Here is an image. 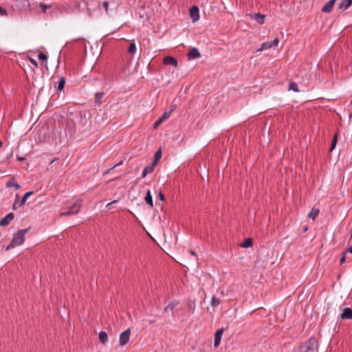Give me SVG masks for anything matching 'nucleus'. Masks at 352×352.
Masks as SVG:
<instances>
[{
  "instance_id": "nucleus-14",
  "label": "nucleus",
  "mask_w": 352,
  "mask_h": 352,
  "mask_svg": "<svg viewBox=\"0 0 352 352\" xmlns=\"http://www.w3.org/2000/svg\"><path fill=\"white\" fill-rule=\"evenodd\" d=\"M144 201L146 204L149 206L150 208H153V197L151 195V192L150 190H148L146 194V196L144 197Z\"/></svg>"
},
{
  "instance_id": "nucleus-43",
  "label": "nucleus",
  "mask_w": 352,
  "mask_h": 352,
  "mask_svg": "<svg viewBox=\"0 0 352 352\" xmlns=\"http://www.w3.org/2000/svg\"><path fill=\"white\" fill-rule=\"evenodd\" d=\"M190 253L192 256H196V253H195L193 250H190Z\"/></svg>"
},
{
  "instance_id": "nucleus-13",
  "label": "nucleus",
  "mask_w": 352,
  "mask_h": 352,
  "mask_svg": "<svg viewBox=\"0 0 352 352\" xmlns=\"http://www.w3.org/2000/svg\"><path fill=\"white\" fill-rule=\"evenodd\" d=\"M265 16L264 14H261L260 13H254L252 18L255 20L258 24L262 25L265 22Z\"/></svg>"
},
{
  "instance_id": "nucleus-3",
  "label": "nucleus",
  "mask_w": 352,
  "mask_h": 352,
  "mask_svg": "<svg viewBox=\"0 0 352 352\" xmlns=\"http://www.w3.org/2000/svg\"><path fill=\"white\" fill-rule=\"evenodd\" d=\"M82 200L76 201L74 204H72V206L69 207L68 210L62 212L60 216H69L77 214L82 206Z\"/></svg>"
},
{
  "instance_id": "nucleus-19",
  "label": "nucleus",
  "mask_w": 352,
  "mask_h": 352,
  "mask_svg": "<svg viewBox=\"0 0 352 352\" xmlns=\"http://www.w3.org/2000/svg\"><path fill=\"white\" fill-rule=\"evenodd\" d=\"M252 239L251 238H248L243 241V243L241 244V246L242 248H247L252 246Z\"/></svg>"
},
{
  "instance_id": "nucleus-37",
  "label": "nucleus",
  "mask_w": 352,
  "mask_h": 352,
  "mask_svg": "<svg viewBox=\"0 0 352 352\" xmlns=\"http://www.w3.org/2000/svg\"><path fill=\"white\" fill-rule=\"evenodd\" d=\"M345 254H346V252H344L342 256L340 258V264H342L345 262V261H346Z\"/></svg>"
},
{
  "instance_id": "nucleus-1",
  "label": "nucleus",
  "mask_w": 352,
  "mask_h": 352,
  "mask_svg": "<svg viewBox=\"0 0 352 352\" xmlns=\"http://www.w3.org/2000/svg\"><path fill=\"white\" fill-rule=\"evenodd\" d=\"M30 229V228L18 230L17 232L14 234V236L10 245L7 247V249L8 250L16 245H21L23 244L25 241V234L29 232Z\"/></svg>"
},
{
  "instance_id": "nucleus-21",
  "label": "nucleus",
  "mask_w": 352,
  "mask_h": 352,
  "mask_svg": "<svg viewBox=\"0 0 352 352\" xmlns=\"http://www.w3.org/2000/svg\"><path fill=\"white\" fill-rule=\"evenodd\" d=\"M338 133L334 134V135L333 137V140L331 141V147L329 148V152H331L335 148L337 142H338Z\"/></svg>"
},
{
  "instance_id": "nucleus-12",
  "label": "nucleus",
  "mask_w": 352,
  "mask_h": 352,
  "mask_svg": "<svg viewBox=\"0 0 352 352\" xmlns=\"http://www.w3.org/2000/svg\"><path fill=\"white\" fill-rule=\"evenodd\" d=\"M188 58L189 60L195 59L199 58L201 56V54L199 52V50L196 48H192L187 54Z\"/></svg>"
},
{
  "instance_id": "nucleus-48",
  "label": "nucleus",
  "mask_w": 352,
  "mask_h": 352,
  "mask_svg": "<svg viewBox=\"0 0 352 352\" xmlns=\"http://www.w3.org/2000/svg\"><path fill=\"white\" fill-rule=\"evenodd\" d=\"M174 109H175V108L173 107H172V109H171V110H170V111H171V112H172Z\"/></svg>"
},
{
  "instance_id": "nucleus-7",
  "label": "nucleus",
  "mask_w": 352,
  "mask_h": 352,
  "mask_svg": "<svg viewBox=\"0 0 352 352\" xmlns=\"http://www.w3.org/2000/svg\"><path fill=\"white\" fill-rule=\"evenodd\" d=\"M14 215L12 212L8 213L6 216L0 220V226H7L10 223V221L14 219Z\"/></svg>"
},
{
  "instance_id": "nucleus-36",
  "label": "nucleus",
  "mask_w": 352,
  "mask_h": 352,
  "mask_svg": "<svg viewBox=\"0 0 352 352\" xmlns=\"http://www.w3.org/2000/svg\"><path fill=\"white\" fill-rule=\"evenodd\" d=\"M102 6H103V8L105 9L106 12H108V8H109V2H108V1H104V2L102 3Z\"/></svg>"
},
{
  "instance_id": "nucleus-29",
  "label": "nucleus",
  "mask_w": 352,
  "mask_h": 352,
  "mask_svg": "<svg viewBox=\"0 0 352 352\" xmlns=\"http://www.w3.org/2000/svg\"><path fill=\"white\" fill-rule=\"evenodd\" d=\"M289 90H292L295 92H298L299 90L298 88V85L294 82H290L289 85Z\"/></svg>"
},
{
  "instance_id": "nucleus-16",
  "label": "nucleus",
  "mask_w": 352,
  "mask_h": 352,
  "mask_svg": "<svg viewBox=\"0 0 352 352\" xmlns=\"http://www.w3.org/2000/svg\"><path fill=\"white\" fill-rule=\"evenodd\" d=\"M342 319H351L352 318V309L351 308H344L342 314H341Z\"/></svg>"
},
{
  "instance_id": "nucleus-22",
  "label": "nucleus",
  "mask_w": 352,
  "mask_h": 352,
  "mask_svg": "<svg viewBox=\"0 0 352 352\" xmlns=\"http://www.w3.org/2000/svg\"><path fill=\"white\" fill-rule=\"evenodd\" d=\"M104 96L103 92H98L95 94V103L100 104L102 103L101 99Z\"/></svg>"
},
{
  "instance_id": "nucleus-35",
  "label": "nucleus",
  "mask_w": 352,
  "mask_h": 352,
  "mask_svg": "<svg viewBox=\"0 0 352 352\" xmlns=\"http://www.w3.org/2000/svg\"><path fill=\"white\" fill-rule=\"evenodd\" d=\"M163 120L162 119L160 118L158 120H157L154 124V128H157L159 125H160L162 123Z\"/></svg>"
},
{
  "instance_id": "nucleus-33",
  "label": "nucleus",
  "mask_w": 352,
  "mask_h": 352,
  "mask_svg": "<svg viewBox=\"0 0 352 352\" xmlns=\"http://www.w3.org/2000/svg\"><path fill=\"white\" fill-rule=\"evenodd\" d=\"M0 16H8L7 10L1 6H0Z\"/></svg>"
},
{
  "instance_id": "nucleus-40",
  "label": "nucleus",
  "mask_w": 352,
  "mask_h": 352,
  "mask_svg": "<svg viewBox=\"0 0 352 352\" xmlns=\"http://www.w3.org/2000/svg\"><path fill=\"white\" fill-rule=\"evenodd\" d=\"M30 62H31V63H32L34 66H35V67H37V66H38L37 62H36L35 60H34V59L31 58Z\"/></svg>"
},
{
  "instance_id": "nucleus-26",
  "label": "nucleus",
  "mask_w": 352,
  "mask_h": 352,
  "mask_svg": "<svg viewBox=\"0 0 352 352\" xmlns=\"http://www.w3.org/2000/svg\"><path fill=\"white\" fill-rule=\"evenodd\" d=\"M32 194H33V192H32V191H30V192H26V193L23 195V197L22 199H21V201H20V204H19V205H20V206H23V205H24V204H25V202H26L27 199H28L30 195H32Z\"/></svg>"
},
{
  "instance_id": "nucleus-4",
  "label": "nucleus",
  "mask_w": 352,
  "mask_h": 352,
  "mask_svg": "<svg viewBox=\"0 0 352 352\" xmlns=\"http://www.w3.org/2000/svg\"><path fill=\"white\" fill-rule=\"evenodd\" d=\"M14 6L18 12H28L30 9L28 0H16Z\"/></svg>"
},
{
  "instance_id": "nucleus-47",
  "label": "nucleus",
  "mask_w": 352,
  "mask_h": 352,
  "mask_svg": "<svg viewBox=\"0 0 352 352\" xmlns=\"http://www.w3.org/2000/svg\"><path fill=\"white\" fill-rule=\"evenodd\" d=\"M96 8H100V5H99V3H98V4L96 5Z\"/></svg>"
},
{
  "instance_id": "nucleus-24",
  "label": "nucleus",
  "mask_w": 352,
  "mask_h": 352,
  "mask_svg": "<svg viewBox=\"0 0 352 352\" xmlns=\"http://www.w3.org/2000/svg\"><path fill=\"white\" fill-rule=\"evenodd\" d=\"M136 50L137 48L135 43L134 42L131 43L128 48V53L134 54L136 52Z\"/></svg>"
},
{
  "instance_id": "nucleus-42",
  "label": "nucleus",
  "mask_w": 352,
  "mask_h": 352,
  "mask_svg": "<svg viewBox=\"0 0 352 352\" xmlns=\"http://www.w3.org/2000/svg\"><path fill=\"white\" fill-rule=\"evenodd\" d=\"M87 12H88L89 16H91V10H90L89 8H87Z\"/></svg>"
},
{
  "instance_id": "nucleus-31",
  "label": "nucleus",
  "mask_w": 352,
  "mask_h": 352,
  "mask_svg": "<svg viewBox=\"0 0 352 352\" xmlns=\"http://www.w3.org/2000/svg\"><path fill=\"white\" fill-rule=\"evenodd\" d=\"M39 6L43 10V12H45L47 9L50 8L52 7L51 5H47L44 3H40Z\"/></svg>"
},
{
  "instance_id": "nucleus-46",
  "label": "nucleus",
  "mask_w": 352,
  "mask_h": 352,
  "mask_svg": "<svg viewBox=\"0 0 352 352\" xmlns=\"http://www.w3.org/2000/svg\"><path fill=\"white\" fill-rule=\"evenodd\" d=\"M155 321L154 320H149V324H153Z\"/></svg>"
},
{
  "instance_id": "nucleus-25",
  "label": "nucleus",
  "mask_w": 352,
  "mask_h": 352,
  "mask_svg": "<svg viewBox=\"0 0 352 352\" xmlns=\"http://www.w3.org/2000/svg\"><path fill=\"white\" fill-rule=\"evenodd\" d=\"M6 186H7V187H12V186H13V187H14L16 190H17V189H19V188H20V187H21V186H20L19 184H17V183L14 182V179L9 180V181L7 182V184H6Z\"/></svg>"
},
{
  "instance_id": "nucleus-6",
  "label": "nucleus",
  "mask_w": 352,
  "mask_h": 352,
  "mask_svg": "<svg viewBox=\"0 0 352 352\" xmlns=\"http://www.w3.org/2000/svg\"><path fill=\"white\" fill-rule=\"evenodd\" d=\"M130 334H131L130 329H127L126 330H125L124 332H122L120 334V339H119L120 345L124 346L128 343V342L129 340V338H130Z\"/></svg>"
},
{
  "instance_id": "nucleus-28",
  "label": "nucleus",
  "mask_w": 352,
  "mask_h": 352,
  "mask_svg": "<svg viewBox=\"0 0 352 352\" xmlns=\"http://www.w3.org/2000/svg\"><path fill=\"white\" fill-rule=\"evenodd\" d=\"M177 302H172L170 303H169L165 308H164V312H167L169 310H173L176 305H177Z\"/></svg>"
},
{
  "instance_id": "nucleus-32",
  "label": "nucleus",
  "mask_w": 352,
  "mask_h": 352,
  "mask_svg": "<svg viewBox=\"0 0 352 352\" xmlns=\"http://www.w3.org/2000/svg\"><path fill=\"white\" fill-rule=\"evenodd\" d=\"M38 58L41 60H47V55L43 53V52H40L38 54Z\"/></svg>"
},
{
  "instance_id": "nucleus-20",
  "label": "nucleus",
  "mask_w": 352,
  "mask_h": 352,
  "mask_svg": "<svg viewBox=\"0 0 352 352\" xmlns=\"http://www.w3.org/2000/svg\"><path fill=\"white\" fill-rule=\"evenodd\" d=\"M65 85V77H61L58 83V86L56 87L57 91H62L64 89Z\"/></svg>"
},
{
  "instance_id": "nucleus-10",
  "label": "nucleus",
  "mask_w": 352,
  "mask_h": 352,
  "mask_svg": "<svg viewBox=\"0 0 352 352\" xmlns=\"http://www.w3.org/2000/svg\"><path fill=\"white\" fill-rule=\"evenodd\" d=\"M223 331H224L223 329H219L216 331V333L214 334V347L219 346V345L221 342V336L223 335Z\"/></svg>"
},
{
  "instance_id": "nucleus-15",
  "label": "nucleus",
  "mask_w": 352,
  "mask_h": 352,
  "mask_svg": "<svg viewBox=\"0 0 352 352\" xmlns=\"http://www.w3.org/2000/svg\"><path fill=\"white\" fill-rule=\"evenodd\" d=\"M352 4V0H341L338 4V8L341 10H346Z\"/></svg>"
},
{
  "instance_id": "nucleus-23",
  "label": "nucleus",
  "mask_w": 352,
  "mask_h": 352,
  "mask_svg": "<svg viewBox=\"0 0 352 352\" xmlns=\"http://www.w3.org/2000/svg\"><path fill=\"white\" fill-rule=\"evenodd\" d=\"M318 214H319V210L316 209V208H312V210H311V212L309 214V217L311 218V219L314 220L318 217Z\"/></svg>"
},
{
  "instance_id": "nucleus-34",
  "label": "nucleus",
  "mask_w": 352,
  "mask_h": 352,
  "mask_svg": "<svg viewBox=\"0 0 352 352\" xmlns=\"http://www.w3.org/2000/svg\"><path fill=\"white\" fill-rule=\"evenodd\" d=\"M171 111L165 112L163 116L160 118L164 121L165 119H167L170 117Z\"/></svg>"
},
{
  "instance_id": "nucleus-38",
  "label": "nucleus",
  "mask_w": 352,
  "mask_h": 352,
  "mask_svg": "<svg viewBox=\"0 0 352 352\" xmlns=\"http://www.w3.org/2000/svg\"><path fill=\"white\" fill-rule=\"evenodd\" d=\"M159 199H160L161 201H164V199H165V197H164V195L162 194V192H159Z\"/></svg>"
},
{
  "instance_id": "nucleus-44",
  "label": "nucleus",
  "mask_w": 352,
  "mask_h": 352,
  "mask_svg": "<svg viewBox=\"0 0 352 352\" xmlns=\"http://www.w3.org/2000/svg\"><path fill=\"white\" fill-rule=\"evenodd\" d=\"M24 160H25L24 157H18V160H19V161H23Z\"/></svg>"
},
{
  "instance_id": "nucleus-5",
  "label": "nucleus",
  "mask_w": 352,
  "mask_h": 352,
  "mask_svg": "<svg viewBox=\"0 0 352 352\" xmlns=\"http://www.w3.org/2000/svg\"><path fill=\"white\" fill-rule=\"evenodd\" d=\"M279 40L278 38H275L273 41H268L263 43L258 51H264L268 50L272 47L277 46L278 45Z\"/></svg>"
},
{
  "instance_id": "nucleus-2",
  "label": "nucleus",
  "mask_w": 352,
  "mask_h": 352,
  "mask_svg": "<svg viewBox=\"0 0 352 352\" xmlns=\"http://www.w3.org/2000/svg\"><path fill=\"white\" fill-rule=\"evenodd\" d=\"M318 347V342L314 337L310 338L308 340L302 343L300 349L302 352H317Z\"/></svg>"
},
{
  "instance_id": "nucleus-9",
  "label": "nucleus",
  "mask_w": 352,
  "mask_h": 352,
  "mask_svg": "<svg viewBox=\"0 0 352 352\" xmlns=\"http://www.w3.org/2000/svg\"><path fill=\"white\" fill-rule=\"evenodd\" d=\"M163 63L164 65H173L175 67H177L178 66V62L177 60L170 56H167L164 58Z\"/></svg>"
},
{
  "instance_id": "nucleus-41",
  "label": "nucleus",
  "mask_w": 352,
  "mask_h": 352,
  "mask_svg": "<svg viewBox=\"0 0 352 352\" xmlns=\"http://www.w3.org/2000/svg\"><path fill=\"white\" fill-rule=\"evenodd\" d=\"M347 252L352 254V246H351L345 252L346 253Z\"/></svg>"
},
{
  "instance_id": "nucleus-11",
  "label": "nucleus",
  "mask_w": 352,
  "mask_h": 352,
  "mask_svg": "<svg viewBox=\"0 0 352 352\" xmlns=\"http://www.w3.org/2000/svg\"><path fill=\"white\" fill-rule=\"evenodd\" d=\"M336 0H330L329 2L324 4L322 8V11L324 13H329L332 11V9L335 5Z\"/></svg>"
},
{
  "instance_id": "nucleus-8",
  "label": "nucleus",
  "mask_w": 352,
  "mask_h": 352,
  "mask_svg": "<svg viewBox=\"0 0 352 352\" xmlns=\"http://www.w3.org/2000/svg\"><path fill=\"white\" fill-rule=\"evenodd\" d=\"M190 15L192 19V21L195 22L198 21L199 19V11L198 7H197L196 6H193L190 9Z\"/></svg>"
},
{
  "instance_id": "nucleus-30",
  "label": "nucleus",
  "mask_w": 352,
  "mask_h": 352,
  "mask_svg": "<svg viewBox=\"0 0 352 352\" xmlns=\"http://www.w3.org/2000/svg\"><path fill=\"white\" fill-rule=\"evenodd\" d=\"M220 300L219 298H217L216 297L213 296L211 300V305L212 307H217L219 305Z\"/></svg>"
},
{
  "instance_id": "nucleus-27",
  "label": "nucleus",
  "mask_w": 352,
  "mask_h": 352,
  "mask_svg": "<svg viewBox=\"0 0 352 352\" xmlns=\"http://www.w3.org/2000/svg\"><path fill=\"white\" fill-rule=\"evenodd\" d=\"M161 157H162V151L160 149V150L157 151L155 153L153 164H154L155 162L159 161L161 159Z\"/></svg>"
},
{
  "instance_id": "nucleus-17",
  "label": "nucleus",
  "mask_w": 352,
  "mask_h": 352,
  "mask_svg": "<svg viewBox=\"0 0 352 352\" xmlns=\"http://www.w3.org/2000/svg\"><path fill=\"white\" fill-rule=\"evenodd\" d=\"M153 166L154 164H153L152 165H149L145 167L142 173V177H145L147 174L152 173L154 169Z\"/></svg>"
},
{
  "instance_id": "nucleus-49",
  "label": "nucleus",
  "mask_w": 352,
  "mask_h": 352,
  "mask_svg": "<svg viewBox=\"0 0 352 352\" xmlns=\"http://www.w3.org/2000/svg\"><path fill=\"white\" fill-rule=\"evenodd\" d=\"M2 142H0V147L2 146Z\"/></svg>"
},
{
  "instance_id": "nucleus-18",
  "label": "nucleus",
  "mask_w": 352,
  "mask_h": 352,
  "mask_svg": "<svg viewBox=\"0 0 352 352\" xmlns=\"http://www.w3.org/2000/svg\"><path fill=\"white\" fill-rule=\"evenodd\" d=\"M99 340L102 344H105L108 340L107 333L104 331H100L99 333Z\"/></svg>"
},
{
  "instance_id": "nucleus-45",
  "label": "nucleus",
  "mask_w": 352,
  "mask_h": 352,
  "mask_svg": "<svg viewBox=\"0 0 352 352\" xmlns=\"http://www.w3.org/2000/svg\"><path fill=\"white\" fill-rule=\"evenodd\" d=\"M116 202H117V201H116V200H114L113 201H112V202H111V203L108 204V205H111V204H113L116 203Z\"/></svg>"
},
{
  "instance_id": "nucleus-39",
  "label": "nucleus",
  "mask_w": 352,
  "mask_h": 352,
  "mask_svg": "<svg viewBox=\"0 0 352 352\" xmlns=\"http://www.w3.org/2000/svg\"><path fill=\"white\" fill-rule=\"evenodd\" d=\"M19 199V195H16V200H15V201H14V203L13 204V208L14 209H15L16 204H18Z\"/></svg>"
}]
</instances>
